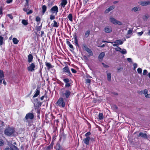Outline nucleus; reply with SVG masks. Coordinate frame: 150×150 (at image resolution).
<instances>
[{"instance_id": "1", "label": "nucleus", "mask_w": 150, "mask_h": 150, "mask_svg": "<svg viewBox=\"0 0 150 150\" xmlns=\"http://www.w3.org/2000/svg\"><path fill=\"white\" fill-rule=\"evenodd\" d=\"M15 132L14 128L12 127H8L4 131L5 134L9 136H14Z\"/></svg>"}, {"instance_id": "2", "label": "nucleus", "mask_w": 150, "mask_h": 150, "mask_svg": "<svg viewBox=\"0 0 150 150\" xmlns=\"http://www.w3.org/2000/svg\"><path fill=\"white\" fill-rule=\"evenodd\" d=\"M57 105L60 107L64 108L65 107V103L64 101L62 98H60L57 102Z\"/></svg>"}, {"instance_id": "3", "label": "nucleus", "mask_w": 150, "mask_h": 150, "mask_svg": "<svg viewBox=\"0 0 150 150\" xmlns=\"http://www.w3.org/2000/svg\"><path fill=\"white\" fill-rule=\"evenodd\" d=\"M110 21L112 23L115 25L118 24L120 25H122V23L121 22L119 21H118L115 19V18L111 17L110 19Z\"/></svg>"}, {"instance_id": "4", "label": "nucleus", "mask_w": 150, "mask_h": 150, "mask_svg": "<svg viewBox=\"0 0 150 150\" xmlns=\"http://www.w3.org/2000/svg\"><path fill=\"white\" fill-rule=\"evenodd\" d=\"M35 64L34 63H32L30 64L29 66L27 67V69L28 71L32 72L35 70Z\"/></svg>"}, {"instance_id": "5", "label": "nucleus", "mask_w": 150, "mask_h": 150, "mask_svg": "<svg viewBox=\"0 0 150 150\" xmlns=\"http://www.w3.org/2000/svg\"><path fill=\"white\" fill-rule=\"evenodd\" d=\"M83 48L90 55L92 56L93 55V53L91 50L88 48L85 44L83 45Z\"/></svg>"}, {"instance_id": "6", "label": "nucleus", "mask_w": 150, "mask_h": 150, "mask_svg": "<svg viewBox=\"0 0 150 150\" xmlns=\"http://www.w3.org/2000/svg\"><path fill=\"white\" fill-rule=\"evenodd\" d=\"M58 8L57 6H55L52 8L50 9V11L52 13H55L57 14L58 11Z\"/></svg>"}, {"instance_id": "7", "label": "nucleus", "mask_w": 150, "mask_h": 150, "mask_svg": "<svg viewBox=\"0 0 150 150\" xmlns=\"http://www.w3.org/2000/svg\"><path fill=\"white\" fill-rule=\"evenodd\" d=\"M62 70L63 71L66 73L67 75L70 76L71 75L69 69L67 67H65Z\"/></svg>"}, {"instance_id": "8", "label": "nucleus", "mask_w": 150, "mask_h": 150, "mask_svg": "<svg viewBox=\"0 0 150 150\" xmlns=\"http://www.w3.org/2000/svg\"><path fill=\"white\" fill-rule=\"evenodd\" d=\"M138 137H141L145 139H147L148 138L147 135L146 133H144L142 132H140L139 133Z\"/></svg>"}, {"instance_id": "9", "label": "nucleus", "mask_w": 150, "mask_h": 150, "mask_svg": "<svg viewBox=\"0 0 150 150\" xmlns=\"http://www.w3.org/2000/svg\"><path fill=\"white\" fill-rule=\"evenodd\" d=\"M33 117L34 115L33 114L31 113H29L27 114L25 117V118L26 120L28 119L32 120L33 119Z\"/></svg>"}, {"instance_id": "10", "label": "nucleus", "mask_w": 150, "mask_h": 150, "mask_svg": "<svg viewBox=\"0 0 150 150\" xmlns=\"http://www.w3.org/2000/svg\"><path fill=\"white\" fill-rule=\"evenodd\" d=\"M107 42L110 43L112 44H113V43H116L118 45H121L123 43V41H122L121 40H116L115 42Z\"/></svg>"}, {"instance_id": "11", "label": "nucleus", "mask_w": 150, "mask_h": 150, "mask_svg": "<svg viewBox=\"0 0 150 150\" xmlns=\"http://www.w3.org/2000/svg\"><path fill=\"white\" fill-rule=\"evenodd\" d=\"M133 29H132L129 28V30L127 31V35L126 36L127 38H129L131 36L132 33Z\"/></svg>"}, {"instance_id": "12", "label": "nucleus", "mask_w": 150, "mask_h": 150, "mask_svg": "<svg viewBox=\"0 0 150 150\" xmlns=\"http://www.w3.org/2000/svg\"><path fill=\"white\" fill-rule=\"evenodd\" d=\"M4 150H19V149L16 146L13 145L10 148H6Z\"/></svg>"}, {"instance_id": "13", "label": "nucleus", "mask_w": 150, "mask_h": 150, "mask_svg": "<svg viewBox=\"0 0 150 150\" xmlns=\"http://www.w3.org/2000/svg\"><path fill=\"white\" fill-rule=\"evenodd\" d=\"M90 139V137H86L83 139V141L85 144L86 145H88L89 144V141Z\"/></svg>"}, {"instance_id": "14", "label": "nucleus", "mask_w": 150, "mask_h": 150, "mask_svg": "<svg viewBox=\"0 0 150 150\" xmlns=\"http://www.w3.org/2000/svg\"><path fill=\"white\" fill-rule=\"evenodd\" d=\"M40 88H37L36 89V90L35 93L34 94V96H33V97L35 98L37 97L40 94Z\"/></svg>"}, {"instance_id": "15", "label": "nucleus", "mask_w": 150, "mask_h": 150, "mask_svg": "<svg viewBox=\"0 0 150 150\" xmlns=\"http://www.w3.org/2000/svg\"><path fill=\"white\" fill-rule=\"evenodd\" d=\"M141 10L140 7L139 6H135L132 9V11L135 12Z\"/></svg>"}, {"instance_id": "16", "label": "nucleus", "mask_w": 150, "mask_h": 150, "mask_svg": "<svg viewBox=\"0 0 150 150\" xmlns=\"http://www.w3.org/2000/svg\"><path fill=\"white\" fill-rule=\"evenodd\" d=\"M67 3V0H62V2L60 4L61 7L64 8Z\"/></svg>"}, {"instance_id": "17", "label": "nucleus", "mask_w": 150, "mask_h": 150, "mask_svg": "<svg viewBox=\"0 0 150 150\" xmlns=\"http://www.w3.org/2000/svg\"><path fill=\"white\" fill-rule=\"evenodd\" d=\"M115 8L114 6H110L109 8H108L105 11V13H108L110 11L113 10Z\"/></svg>"}, {"instance_id": "18", "label": "nucleus", "mask_w": 150, "mask_h": 150, "mask_svg": "<svg viewBox=\"0 0 150 150\" xmlns=\"http://www.w3.org/2000/svg\"><path fill=\"white\" fill-rule=\"evenodd\" d=\"M144 94L146 98H149L150 97V94H148V92L147 90L145 89L144 90Z\"/></svg>"}, {"instance_id": "19", "label": "nucleus", "mask_w": 150, "mask_h": 150, "mask_svg": "<svg viewBox=\"0 0 150 150\" xmlns=\"http://www.w3.org/2000/svg\"><path fill=\"white\" fill-rule=\"evenodd\" d=\"M33 55L31 54H29L28 56V61L29 63H31L33 61Z\"/></svg>"}, {"instance_id": "20", "label": "nucleus", "mask_w": 150, "mask_h": 150, "mask_svg": "<svg viewBox=\"0 0 150 150\" xmlns=\"http://www.w3.org/2000/svg\"><path fill=\"white\" fill-rule=\"evenodd\" d=\"M140 4L142 6H146L148 4H150V1H142L140 3Z\"/></svg>"}, {"instance_id": "21", "label": "nucleus", "mask_w": 150, "mask_h": 150, "mask_svg": "<svg viewBox=\"0 0 150 150\" xmlns=\"http://www.w3.org/2000/svg\"><path fill=\"white\" fill-rule=\"evenodd\" d=\"M71 94V92L68 90H67L65 91V93L64 94L67 98H68Z\"/></svg>"}, {"instance_id": "22", "label": "nucleus", "mask_w": 150, "mask_h": 150, "mask_svg": "<svg viewBox=\"0 0 150 150\" xmlns=\"http://www.w3.org/2000/svg\"><path fill=\"white\" fill-rule=\"evenodd\" d=\"M105 53L103 52H102L98 56V59H99L102 60L105 56Z\"/></svg>"}, {"instance_id": "23", "label": "nucleus", "mask_w": 150, "mask_h": 150, "mask_svg": "<svg viewBox=\"0 0 150 150\" xmlns=\"http://www.w3.org/2000/svg\"><path fill=\"white\" fill-rule=\"evenodd\" d=\"M104 31L107 33H110L112 31V29L110 28L105 27L104 28Z\"/></svg>"}, {"instance_id": "24", "label": "nucleus", "mask_w": 150, "mask_h": 150, "mask_svg": "<svg viewBox=\"0 0 150 150\" xmlns=\"http://www.w3.org/2000/svg\"><path fill=\"white\" fill-rule=\"evenodd\" d=\"M56 149L57 150H64L59 144H57V145Z\"/></svg>"}, {"instance_id": "25", "label": "nucleus", "mask_w": 150, "mask_h": 150, "mask_svg": "<svg viewBox=\"0 0 150 150\" xmlns=\"http://www.w3.org/2000/svg\"><path fill=\"white\" fill-rule=\"evenodd\" d=\"M54 23L52 25V26L54 27L57 28L59 26V23H57L55 21H53Z\"/></svg>"}, {"instance_id": "26", "label": "nucleus", "mask_w": 150, "mask_h": 150, "mask_svg": "<svg viewBox=\"0 0 150 150\" xmlns=\"http://www.w3.org/2000/svg\"><path fill=\"white\" fill-rule=\"evenodd\" d=\"M53 147V144H51L46 148V150H51L52 149Z\"/></svg>"}, {"instance_id": "27", "label": "nucleus", "mask_w": 150, "mask_h": 150, "mask_svg": "<svg viewBox=\"0 0 150 150\" xmlns=\"http://www.w3.org/2000/svg\"><path fill=\"white\" fill-rule=\"evenodd\" d=\"M18 41V40L16 38H13V42L14 44H17Z\"/></svg>"}, {"instance_id": "28", "label": "nucleus", "mask_w": 150, "mask_h": 150, "mask_svg": "<svg viewBox=\"0 0 150 150\" xmlns=\"http://www.w3.org/2000/svg\"><path fill=\"white\" fill-rule=\"evenodd\" d=\"M4 38L1 36L0 35V45H2L3 44Z\"/></svg>"}, {"instance_id": "29", "label": "nucleus", "mask_w": 150, "mask_h": 150, "mask_svg": "<svg viewBox=\"0 0 150 150\" xmlns=\"http://www.w3.org/2000/svg\"><path fill=\"white\" fill-rule=\"evenodd\" d=\"M99 119L100 120H102L103 118V115L102 113H99L98 115Z\"/></svg>"}, {"instance_id": "30", "label": "nucleus", "mask_w": 150, "mask_h": 150, "mask_svg": "<svg viewBox=\"0 0 150 150\" xmlns=\"http://www.w3.org/2000/svg\"><path fill=\"white\" fill-rule=\"evenodd\" d=\"M4 73L3 71L0 69V79L4 78Z\"/></svg>"}, {"instance_id": "31", "label": "nucleus", "mask_w": 150, "mask_h": 150, "mask_svg": "<svg viewBox=\"0 0 150 150\" xmlns=\"http://www.w3.org/2000/svg\"><path fill=\"white\" fill-rule=\"evenodd\" d=\"M68 18L70 21H72L73 17H72V15L71 14V13L69 14L68 16Z\"/></svg>"}, {"instance_id": "32", "label": "nucleus", "mask_w": 150, "mask_h": 150, "mask_svg": "<svg viewBox=\"0 0 150 150\" xmlns=\"http://www.w3.org/2000/svg\"><path fill=\"white\" fill-rule=\"evenodd\" d=\"M111 74L110 73H108L107 74L108 80L109 81H110L111 80Z\"/></svg>"}, {"instance_id": "33", "label": "nucleus", "mask_w": 150, "mask_h": 150, "mask_svg": "<svg viewBox=\"0 0 150 150\" xmlns=\"http://www.w3.org/2000/svg\"><path fill=\"white\" fill-rule=\"evenodd\" d=\"M22 23L25 25H26L28 24L27 21L25 20H23L22 21Z\"/></svg>"}, {"instance_id": "34", "label": "nucleus", "mask_w": 150, "mask_h": 150, "mask_svg": "<svg viewBox=\"0 0 150 150\" xmlns=\"http://www.w3.org/2000/svg\"><path fill=\"white\" fill-rule=\"evenodd\" d=\"M42 10L43 13V14H44L46 10L47 7L45 5H43L42 6Z\"/></svg>"}, {"instance_id": "35", "label": "nucleus", "mask_w": 150, "mask_h": 150, "mask_svg": "<svg viewBox=\"0 0 150 150\" xmlns=\"http://www.w3.org/2000/svg\"><path fill=\"white\" fill-rule=\"evenodd\" d=\"M149 17V16L147 15H144L143 17V19L144 21H146L148 20Z\"/></svg>"}, {"instance_id": "36", "label": "nucleus", "mask_w": 150, "mask_h": 150, "mask_svg": "<svg viewBox=\"0 0 150 150\" xmlns=\"http://www.w3.org/2000/svg\"><path fill=\"white\" fill-rule=\"evenodd\" d=\"M90 33V31L89 30L87 31L85 34V37L86 38H87Z\"/></svg>"}, {"instance_id": "37", "label": "nucleus", "mask_w": 150, "mask_h": 150, "mask_svg": "<svg viewBox=\"0 0 150 150\" xmlns=\"http://www.w3.org/2000/svg\"><path fill=\"white\" fill-rule=\"evenodd\" d=\"M4 122L0 120V131L2 129V127L4 125Z\"/></svg>"}, {"instance_id": "38", "label": "nucleus", "mask_w": 150, "mask_h": 150, "mask_svg": "<svg viewBox=\"0 0 150 150\" xmlns=\"http://www.w3.org/2000/svg\"><path fill=\"white\" fill-rule=\"evenodd\" d=\"M46 65L48 69L52 68V65L50 63H46Z\"/></svg>"}, {"instance_id": "39", "label": "nucleus", "mask_w": 150, "mask_h": 150, "mask_svg": "<svg viewBox=\"0 0 150 150\" xmlns=\"http://www.w3.org/2000/svg\"><path fill=\"white\" fill-rule=\"evenodd\" d=\"M122 54H126L127 52V51L126 50L124 49H123L120 52Z\"/></svg>"}, {"instance_id": "40", "label": "nucleus", "mask_w": 150, "mask_h": 150, "mask_svg": "<svg viewBox=\"0 0 150 150\" xmlns=\"http://www.w3.org/2000/svg\"><path fill=\"white\" fill-rule=\"evenodd\" d=\"M137 71L138 73L139 74H142V69L141 68H138L137 69Z\"/></svg>"}, {"instance_id": "41", "label": "nucleus", "mask_w": 150, "mask_h": 150, "mask_svg": "<svg viewBox=\"0 0 150 150\" xmlns=\"http://www.w3.org/2000/svg\"><path fill=\"white\" fill-rule=\"evenodd\" d=\"M42 25L40 26H36L35 27L36 29L38 31H40Z\"/></svg>"}, {"instance_id": "42", "label": "nucleus", "mask_w": 150, "mask_h": 150, "mask_svg": "<svg viewBox=\"0 0 150 150\" xmlns=\"http://www.w3.org/2000/svg\"><path fill=\"white\" fill-rule=\"evenodd\" d=\"M91 133H90V132H88L87 133H86L85 134V136L86 137H89V136L90 135Z\"/></svg>"}, {"instance_id": "43", "label": "nucleus", "mask_w": 150, "mask_h": 150, "mask_svg": "<svg viewBox=\"0 0 150 150\" xmlns=\"http://www.w3.org/2000/svg\"><path fill=\"white\" fill-rule=\"evenodd\" d=\"M63 81L66 83H68L69 81V79L68 78H66V79H63Z\"/></svg>"}, {"instance_id": "44", "label": "nucleus", "mask_w": 150, "mask_h": 150, "mask_svg": "<svg viewBox=\"0 0 150 150\" xmlns=\"http://www.w3.org/2000/svg\"><path fill=\"white\" fill-rule=\"evenodd\" d=\"M36 21L37 22H40L41 20L40 18L38 16H37L36 18Z\"/></svg>"}, {"instance_id": "45", "label": "nucleus", "mask_w": 150, "mask_h": 150, "mask_svg": "<svg viewBox=\"0 0 150 150\" xmlns=\"http://www.w3.org/2000/svg\"><path fill=\"white\" fill-rule=\"evenodd\" d=\"M148 73L147 71L145 69L143 71V74L144 75H146Z\"/></svg>"}, {"instance_id": "46", "label": "nucleus", "mask_w": 150, "mask_h": 150, "mask_svg": "<svg viewBox=\"0 0 150 150\" xmlns=\"http://www.w3.org/2000/svg\"><path fill=\"white\" fill-rule=\"evenodd\" d=\"M115 50L116 51H120V52L121 50H122L121 48H120V47H118L115 48Z\"/></svg>"}, {"instance_id": "47", "label": "nucleus", "mask_w": 150, "mask_h": 150, "mask_svg": "<svg viewBox=\"0 0 150 150\" xmlns=\"http://www.w3.org/2000/svg\"><path fill=\"white\" fill-rule=\"evenodd\" d=\"M4 143L3 141L0 139V146H3L4 144Z\"/></svg>"}, {"instance_id": "48", "label": "nucleus", "mask_w": 150, "mask_h": 150, "mask_svg": "<svg viewBox=\"0 0 150 150\" xmlns=\"http://www.w3.org/2000/svg\"><path fill=\"white\" fill-rule=\"evenodd\" d=\"M103 66L105 68H108L109 67V66L108 65L105 64L104 63H102Z\"/></svg>"}, {"instance_id": "49", "label": "nucleus", "mask_w": 150, "mask_h": 150, "mask_svg": "<svg viewBox=\"0 0 150 150\" xmlns=\"http://www.w3.org/2000/svg\"><path fill=\"white\" fill-rule=\"evenodd\" d=\"M55 18V16H54L52 15H51L50 17V19L51 20H54Z\"/></svg>"}, {"instance_id": "50", "label": "nucleus", "mask_w": 150, "mask_h": 150, "mask_svg": "<svg viewBox=\"0 0 150 150\" xmlns=\"http://www.w3.org/2000/svg\"><path fill=\"white\" fill-rule=\"evenodd\" d=\"M137 65L136 63L133 64L134 69L135 70L136 68L137 67Z\"/></svg>"}, {"instance_id": "51", "label": "nucleus", "mask_w": 150, "mask_h": 150, "mask_svg": "<svg viewBox=\"0 0 150 150\" xmlns=\"http://www.w3.org/2000/svg\"><path fill=\"white\" fill-rule=\"evenodd\" d=\"M70 83H67L66 84L65 87H68L70 86Z\"/></svg>"}, {"instance_id": "52", "label": "nucleus", "mask_w": 150, "mask_h": 150, "mask_svg": "<svg viewBox=\"0 0 150 150\" xmlns=\"http://www.w3.org/2000/svg\"><path fill=\"white\" fill-rule=\"evenodd\" d=\"M143 31H141L140 32H138L137 33V34L139 36H141L143 34Z\"/></svg>"}, {"instance_id": "53", "label": "nucleus", "mask_w": 150, "mask_h": 150, "mask_svg": "<svg viewBox=\"0 0 150 150\" xmlns=\"http://www.w3.org/2000/svg\"><path fill=\"white\" fill-rule=\"evenodd\" d=\"M72 72L74 73H76V71L74 69H71Z\"/></svg>"}, {"instance_id": "54", "label": "nucleus", "mask_w": 150, "mask_h": 150, "mask_svg": "<svg viewBox=\"0 0 150 150\" xmlns=\"http://www.w3.org/2000/svg\"><path fill=\"white\" fill-rule=\"evenodd\" d=\"M33 13V11L32 10H30L28 12H27V14L28 15L32 13Z\"/></svg>"}, {"instance_id": "55", "label": "nucleus", "mask_w": 150, "mask_h": 150, "mask_svg": "<svg viewBox=\"0 0 150 150\" xmlns=\"http://www.w3.org/2000/svg\"><path fill=\"white\" fill-rule=\"evenodd\" d=\"M127 60L129 62H131L132 61V59L131 58H127Z\"/></svg>"}, {"instance_id": "56", "label": "nucleus", "mask_w": 150, "mask_h": 150, "mask_svg": "<svg viewBox=\"0 0 150 150\" xmlns=\"http://www.w3.org/2000/svg\"><path fill=\"white\" fill-rule=\"evenodd\" d=\"M8 16L11 19H12L13 18V17L12 15L10 14H8Z\"/></svg>"}, {"instance_id": "57", "label": "nucleus", "mask_w": 150, "mask_h": 150, "mask_svg": "<svg viewBox=\"0 0 150 150\" xmlns=\"http://www.w3.org/2000/svg\"><path fill=\"white\" fill-rule=\"evenodd\" d=\"M68 45L70 48L72 49H73V47L71 44H69Z\"/></svg>"}, {"instance_id": "58", "label": "nucleus", "mask_w": 150, "mask_h": 150, "mask_svg": "<svg viewBox=\"0 0 150 150\" xmlns=\"http://www.w3.org/2000/svg\"><path fill=\"white\" fill-rule=\"evenodd\" d=\"M26 1L25 5L27 6H28V1L29 0H25Z\"/></svg>"}, {"instance_id": "59", "label": "nucleus", "mask_w": 150, "mask_h": 150, "mask_svg": "<svg viewBox=\"0 0 150 150\" xmlns=\"http://www.w3.org/2000/svg\"><path fill=\"white\" fill-rule=\"evenodd\" d=\"M12 1V0H7L6 1V2L7 3H11Z\"/></svg>"}, {"instance_id": "60", "label": "nucleus", "mask_w": 150, "mask_h": 150, "mask_svg": "<svg viewBox=\"0 0 150 150\" xmlns=\"http://www.w3.org/2000/svg\"><path fill=\"white\" fill-rule=\"evenodd\" d=\"M86 82L87 83H89L91 82V80L90 79H87L86 80Z\"/></svg>"}, {"instance_id": "61", "label": "nucleus", "mask_w": 150, "mask_h": 150, "mask_svg": "<svg viewBox=\"0 0 150 150\" xmlns=\"http://www.w3.org/2000/svg\"><path fill=\"white\" fill-rule=\"evenodd\" d=\"M2 13V8L1 7H0V15Z\"/></svg>"}, {"instance_id": "62", "label": "nucleus", "mask_w": 150, "mask_h": 150, "mask_svg": "<svg viewBox=\"0 0 150 150\" xmlns=\"http://www.w3.org/2000/svg\"><path fill=\"white\" fill-rule=\"evenodd\" d=\"M112 44L113 46L114 47H115V46L117 47L118 46V45L117 44L113 43V44Z\"/></svg>"}, {"instance_id": "63", "label": "nucleus", "mask_w": 150, "mask_h": 150, "mask_svg": "<svg viewBox=\"0 0 150 150\" xmlns=\"http://www.w3.org/2000/svg\"><path fill=\"white\" fill-rule=\"evenodd\" d=\"M113 108H115V110H117V107L116 105H114L113 106Z\"/></svg>"}, {"instance_id": "64", "label": "nucleus", "mask_w": 150, "mask_h": 150, "mask_svg": "<svg viewBox=\"0 0 150 150\" xmlns=\"http://www.w3.org/2000/svg\"><path fill=\"white\" fill-rule=\"evenodd\" d=\"M75 42V44L76 45H78V40H75V42Z\"/></svg>"}]
</instances>
